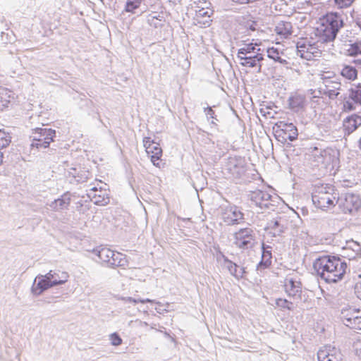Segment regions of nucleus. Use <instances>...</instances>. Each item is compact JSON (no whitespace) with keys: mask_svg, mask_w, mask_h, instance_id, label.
Wrapping results in <instances>:
<instances>
[{"mask_svg":"<svg viewBox=\"0 0 361 361\" xmlns=\"http://www.w3.org/2000/svg\"><path fill=\"white\" fill-rule=\"evenodd\" d=\"M206 7H200L197 5L195 16L194 17L195 25H200L201 27H208L211 25L212 20V16L214 14V10L210 8L211 3L204 1Z\"/></svg>","mask_w":361,"mask_h":361,"instance_id":"9b49d317","label":"nucleus"},{"mask_svg":"<svg viewBox=\"0 0 361 361\" xmlns=\"http://www.w3.org/2000/svg\"><path fill=\"white\" fill-rule=\"evenodd\" d=\"M361 126V116L353 114L348 116L343 121V128L345 135H349Z\"/></svg>","mask_w":361,"mask_h":361,"instance_id":"4be33fe9","label":"nucleus"},{"mask_svg":"<svg viewBox=\"0 0 361 361\" xmlns=\"http://www.w3.org/2000/svg\"><path fill=\"white\" fill-rule=\"evenodd\" d=\"M157 19V16H152L151 14L148 16V18H147V21L148 23L152 25V20H153L154 19Z\"/></svg>","mask_w":361,"mask_h":361,"instance_id":"5fc2aeb1","label":"nucleus"},{"mask_svg":"<svg viewBox=\"0 0 361 361\" xmlns=\"http://www.w3.org/2000/svg\"><path fill=\"white\" fill-rule=\"evenodd\" d=\"M3 156H4V152L0 150V165L2 164L3 162Z\"/></svg>","mask_w":361,"mask_h":361,"instance_id":"bf43d9fd","label":"nucleus"},{"mask_svg":"<svg viewBox=\"0 0 361 361\" xmlns=\"http://www.w3.org/2000/svg\"><path fill=\"white\" fill-rule=\"evenodd\" d=\"M292 24L290 22L281 21L276 26V32L284 37H288L292 34Z\"/></svg>","mask_w":361,"mask_h":361,"instance_id":"c756f323","label":"nucleus"},{"mask_svg":"<svg viewBox=\"0 0 361 361\" xmlns=\"http://www.w3.org/2000/svg\"><path fill=\"white\" fill-rule=\"evenodd\" d=\"M136 300H137V303L138 302H141V303L154 302V303L158 304L159 305H161V303L159 302H155L154 300L149 299V298H147V299H136Z\"/></svg>","mask_w":361,"mask_h":361,"instance_id":"603ef678","label":"nucleus"},{"mask_svg":"<svg viewBox=\"0 0 361 361\" xmlns=\"http://www.w3.org/2000/svg\"><path fill=\"white\" fill-rule=\"evenodd\" d=\"M339 200V193L329 184L315 185L312 192V200L317 208L322 210L334 207Z\"/></svg>","mask_w":361,"mask_h":361,"instance_id":"7ed1b4c3","label":"nucleus"},{"mask_svg":"<svg viewBox=\"0 0 361 361\" xmlns=\"http://www.w3.org/2000/svg\"><path fill=\"white\" fill-rule=\"evenodd\" d=\"M267 56L269 59H273L274 61L279 62L281 64H288V61L286 59H282L278 49L274 47L267 49Z\"/></svg>","mask_w":361,"mask_h":361,"instance_id":"2f4dec72","label":"nucleus"},{"mask_svg":"<svg viewBox=\"0 0 361 361\" xmlns=\"http://www.w3.org/2000/svg\"><path fill=\"white\" fill-rule=\"evenodd\" d=\"M123 300L128 301V302H133V303H137V300L135 299V298H133L131 297H128L127 298H123Z\"/></svg>","mask_w":361,"mask_h":361,"instance_id":"864d4df0","label":"nucleus"},{"mask_svg":"<svg viewBox=\"0 0 361 361\" xmlns=\"http://www.w3.org/2000/svg\"><path fill=\"white\" fill-rule=\"evenodd\" d=\"M12 92L8 89L0 87V111H4L8 108V104L11 103Z\"/></svg>","mask_w":361,"mask_h":361,"instance_id":"cd10ccee","label":"nucleus"},{"mask_svg":"<svg viewBox=\"0 0 361 361\" xmlns=\"http://www.w3.org/2000/svg\"><path fill=\"white\" fill-rule=\"evenodd\" d=\"M91 173L81 166L77 165L66 170L65 177L71 184L78 185L86 182Z\"/></svg>","mask_w":361,"mask_h":361,"instance_id":"9d476101","label":"nucleus"},{"mask_svg":"<svg viewBox=\"0 0 361 361\" xmlns=\"http://www.w3.org/2000/svg\"><path fill=\"white\" fill-rule=\"evenodd\" d=\"M305 97L301 94H295L288 99L289 108L295 113L302 111L305 108Z\"/></svg>","mask_w":361,"mask_h":361,"instance_id":"b1692460","label":"nucleus"},{"mask_svg":"<svg viewBox=\"0 0 361 361\" xmlns=\"http://www.w3.org/2000/svg\"><path fill=\"white\" fill-rule=\"evenodd\" d=\"M341 84L336 81L327 80L326 81L325 88L324 89V94L329 97L331 99H336L339 92L338 90H340Z\"/></svg>","mask_w":361,"mask_h":361,"instance_id":"bb28decb","label":"nucleus"},{"mask_svg":"<svg viewBox=\"0 0 361 361\" xmlns=\"http://www.w3.org/2000/svg\"><path fill=\"white\" fill-rule=\"evenodd\" d=\"M11 136L5 131L0 130V150L5 149L11 143Z\"/></svg>","mask_w":361,"mask_h":361,"instance_id":"e433bc0d","label":"nucleus"},{"mask_svg":"<svg viewBox=\"0 0 361 361\" xmlns=\"http://www.w3.org/2000/svg\"><path fill=\"white\" fill-rule=\"evenodd\" d=\"M143 0H127L125 5V11L128 13H135Z\"/></svg>","mask_w":361,"mask_h":361,"instance_id":"f704fd0d","label":"nucleus"},{"mask_svg":"<svg viewBox=\"0 0 361 361\" xmlns=\"http://www.w3.org/2000/svg\"><path fill=\"white\" fill-rule=\"evenodd\" d=\"M99 1H101V2H103V0H99Z\"/></svg>","mask_w":361,"mask_h":361,"instance_id":"0e129e2a","label":"nucleus"},{"mask_svg":"<svg viewBox=\"0 0 361 361\" xmlns=\"http://www.w3.org/2000/svg\"><path fill=\"white\" fill-rule=\"evenodd\" d=\"M355 290L357 298L361 300V282L356 284Z\"/></svg>","mask_w":361,"mask_h":361,"instance_id":"3c124183","label":"nucleus"},{"mask_svg":"<svg viewBox=\"0 0 361 361\" xmlns=\"http://www.w3.org/2000/svg\"><path fill=\"white\" fill-rule=\"evenodd\" d=\"M204 111L207 116V118L208 121L211 119L210 124L212 125V128L217 126V122L219 119L216 118L215 115L214 111L210 106H207L204 108Z\"/></svg>","mask_w":361,"mask_h":361,"instance_id":"c9c22d12","label":"nucleus"},{"mask_svg":"<svg viewBox=\"0 0 361 361\" xmlns=\"http://www.w3.org/2000/svg\"><path fill=\"white\" fill-rule=\"evenodd\" d=\"M225 215H227L226 218L230 219L228 223L231 225L239 224L243 222L244 219V214L242 212L241 209L235 205L227 207Z\"/></svg>","mask_w":361,"mask_h":361,"instance_id":"412c9836","label":"nucleus"},{"mask_svg":"<svg viewBox=\"0 0 361 361\" xmlns=\"http://www.w3.org/2000/svg\"><path fill=\"white\" fill-rule=\"evenodd\" d=\"M276 139L283 144L288 141L293 142L298 139L297 127L293 123L285 121H279L273 127Z\"/></svg>","mask_w":361,"mask_h":361,"instance_id":"0eeeda50","label":"nucleus"},{"mask_svg":"<svg viewBox=\"0 0 361 361\" xmlns=\"http://www.w3.org/2000/svg\"><path fill=\"white\" fill-rule=\"evenodd\" d=\"M271 247L269 245L265 246L264 244H262V258L267 260H271Z\"/></svg>","mask_w":361,"mask_h":361,"instance_id":"a19ab883","label":"nucleus"},{"mask_svg":"<svg viewBox=\"0 0 361 361\" xmlns=\"http://www.w3.org/2000/svg\"><path fill=\"white\" fill-rule=\"evenodd\" d=\"M110 341L112 345L118 346L122 343V338L116 332L112 333L110 335Z\"/></svg>","mask_w":361,"mask_h":361,"instance_id":"79ce46f5","label":"nucleus"},{"mask_svg":"<svg viewBox=\"0 0 361 361\" xmlns=\"http://www.w3.org/2000/svg\"><path fill=\"white\" fill-rule=\"evenodd\" d=\"M233 171L234 172L233 173V174L234 175L235 173H236L235 176V178H240L245 172L243 167H239L237 166H235Z\"/></svg>","mask_w":361,"mask_h":361,"instance_id":"de8ad7c7","label":"nucleus"},{"mask_svg":"<svg viewBox=\"0 0 361 361\" xmlns=\"http://www.w3.org/2000/svg\"><path fill=\"white\" fill-rule=\"evenodd\" d=\"M149 156L150 157V160L152 164L155 166L159 167V161L162 156V149H159L158 152H154V154H151Z\"/></svg>","mask_w":361,"mask_h":361,"instance_id":"ea45409f","label":"nucleus"},{"mask_svg":"<svg viewBox=\"0 0 361 361\" xmlns=\"http://www.w3.org/2000/svg\"><path fill=\"white\" fill-rule=\"evenodd\" d=\"M345 47V54L348 56L357 58L355 62L361 64V40H356Z\"/></svg>","mask_w":361,"mask_h":361,"instance_id":"393cba45","label":"nucleus"},{"mask_svg":"<svg viewBox=\"0 0 361 361\" xmlns=\"http://www.w3.org/2000/svg\"><path fill=\"white\" fill-rule=\"evenodd\" d=\"M142 142H143V145H144L145 148H146V147H148L149 145L152 146L156 143V142L154 140H152L151 137H144Z\"/></svg>","mask_w":361,"mask_h":361,"instance_id":"09e8293b","label":"nucleus"},{"mask_svg":"<svg viewBox=\"0 0 361 361\" xmlns=\"http://www.w3.org/2000/svg\"><path fill=\"white\" fill-rule=\"evenodd\" d=\"M357 23L359 25H361V13L358 16V17L357 18Z\"/></svg>","mask_w":361,"mask_h":361,"instance_id":"13d9d810","label":"nucleus"},{"mask_svg":"<svg viewBox=\"0 0 361 361\" xmlns=\"http://www.w3.org/2000/svg\"><path fill=\"white\" fill-rule=\"evenodd\" d=\"M275 304L281 309H286L288 310H293L294 309L293 303L286 299L277 298L275 300Z\"/></svg>","mask_w":361,"mask_h":361,"instance_id":"4c0bfd02","label":"nucleus"},{"mask_svg":"<svg viewBox=\"0 0 361 361\" xmlns=\"http://www.w3.org/2000/svg\"><path fill=\"white\" fill-rule=\"evenodd\" d=\"M358 147L361 149V137H360V138L359 139V141H358Z\"/></svg>","mask_w":361,"mask_h":361,"instance_id":"680f3d73","label":"nucleus"},{"mask_svg":"<svg viewBox=\"0 0 361 361\" xmlns=\"http://www.w3.org/2000/svg\"><path fill=\"white\" fill-rule=\"evenodd\" d=\"M13 35V34L12 31L11 32V35L9 33H5L4 32H2L1 35V40L4 43H11L12 41L13 40V39L12 37Z\"/></svg>","mask_w":361,"mask_h":361,"instance_id":"49530a36","label":"nucleus"},{"mask_svg":"<svg viewBox=\"0 0 361 361\" xmlns=\"http://www.w3.org/2000/svg\"><path fill=\"white\" fill-rule=\"evenodd\" d=\"M156 310L158 313L161 314L162 311L166 310L161 309V308H156Z\"/></svg>","mask_w":361,"mask_h":361,"instance_id":"052dcab7","label":"nucleus"},{"mask_svg":"<svg viewBox=\"0 0 361 361\" xmlns=\"http://www.w3.org/2000/svg\"><path fill=\"white\" fill-rule=\"evenodd\" d=\"M69 277L67 272L57 271H49L45 275H37L31 288V292L35 295H39L49 288L65 283Z\"/></svg>","mask_w":361,"mask_h":361,"instance_id":"20e7f679","label":"nucleus"},{"mask_svg":"<svg viewBox=\"0 0 361 361\" xmlns=\"http://www.w3.org/2000/svg\"><path fill=\"white\" fill-rule=\"evenodd\" d=\"M200 7H206V4H204V1L202 3V5L200 6Z\"/></svg>","mask_w":361,"mask_h":361,"instance_id":"e2e57ef3","label":"nucleus"},{"mask_svg":"<svg viewBox=\"0 0 361 361\" xmlns=\"http://www.w3.org/2000/svg\"><path fill=\"white\" fill-rule=\"evenodd\" d=\"M260 51L259 48L256 47V44L250 43L247 44H245V46L243 48H240L238 50L237 54H242V55H247V54H256L259 53Z\"/></svg>","mask_w":361,"mask_h":361,"instance_id":"72a5a7b5","label":"nucleus"},{"mask_svg":"<svg viewBox=\"0 0 361 361\" xmlns=\"http://www.w3.org/2000/svg\"><path fill=\"white\" fill-rule=\"evenodd\" d=\"M250 198L257 206L262 207H268V202L271 200V195L267 191L256 190L251 192Z\"/></svg>","mask_w":361,"mask_h":361,"instance_id":"aec40b11","label":"nucleus"},{"mask_svg":"<svg viewBox=\"0 0 361 361\" xmlns=\"http://www.w3.org/2000/svg\"><path fill=\"white\" fill-rule=\"evenodd\" d=\"M224 264L228 269L229 274L237 279H239L238 267L239 264L229 259L226 255L222 254Z\"/></svg>","mask_w":361,"mask_h":361,"instance_id":"c85d7f7f","label":"nucleus"},{"mask_svg":"<svg viewBox=\"0 0 361 361\" xmlns=\"http://www.w3.org/2000/svg\"><path fill=\"white\" fill-rule=\"evenodd\" d=\"M357 106H361V84L348 90L343 99V109L345 111H355Z\"/></svg>","mask_w":361,"mask_h":361,"instance_id":"f8f14e48","label":"nucleus"},{"mask_svg":"<svg viewBox=\"0 0 361 361\" xmlns=\"http://www.w3.org/2000/svg\"><path fill=\"white\" fill-rule=\"evenodd\" d=\"M341 75L347 79L355 80L357 76V71L353 66H345L341 70Z\"/></svg>","mask_w":361,"mask_h":361,"instance_id":"473e14b6","label":"nucleus"},{"mask_svg":"<svg viewBox=\"0 0 361 361\" xmlns=\"http://www.w3.org/2000/svg\"><path fill=\"white\" fill-rule=\"evenodd\" d=\"M286 220H284L281 216H277L267 222L264 230L266 231H269V233L272 237L281 236L287 228L284 224Z\"/></svg>","mask_w":361,"mask_h":361,"instance_id":"dca6fc26","label":"nucleus"},{"mask_svg":"<svg viewBox=\"0 0 361 361\" xmlns=\"http://www.w3.org/2000/svg\"><path fill=\"white\" fill-rule=\"evenodd\" d=\"M92 252L97 256L104 263L109 267L112 256H114V251L106 247L99 246L92 250Z\"/></svg>","mask_w":361,"mask_h":361,"instance_id":"a878e982","label":"nucleus"},{"mask_svg":"<svg viewBox=\"0 0 361 361\" xmlns=\"http://www.w3.org/2000/svg\"><path fill=\"white\" fill-rule=\"evenodd\" d=\"M325 44L324 42H319V38H317L316 41L301 39L296 44L297 55L307 61L315 60L321 56L322 49H324Z\"/></svg>","mask_w":361,"mask_h":361,"instance_id":"423d86ee","label":"nucleus"},{"mask_svg":"<svg viewBox=\"0 0 361 361\" xmlns=\"http://www.w3.org/2000/svg\"><path fill=\"white\" fill-rule=\"evenodd\" d=\"M313 269L327 283H336L341 281L347 273L348 266L346 262L336 256L323 255L313 262Z\"/></svg>","mask_w":361,"mask_h":361,"instance_id":"f257e3e1","label":"nucleus"},{"mask_svg":"<svg viewBox=\"0 0 361 361\" xmlns=\"http://www.w3.org/2000/svg\"><path fill=\"white\" fill-rule=\"evenodd\" d=\"M127 260L125 255L121 252H114V256H112L109 267L114 268L116 267H123L125 266Z\"/></svg>","mask_w":361,"mask_h":361,"instance_id":"7c9ffc66","label":"nucleus"},{"mask_svg":"<svg viewBox=\"0 0 361 361\" xmlns=\"http://www.w3.org/2000/svg\"><path fill=\"white\" fill-rule=\"evenodd\" d=\"M238 274L240 275L239 279H243L245 276V275L247 274L246 267H244L243 264H239Z\"/></svg>","mask_w":361,"mask_h":361,"instance_id":"8fccbe9b","label":"nucleus"},{"mask_svg":"<svg viewBox=\"0 0 361 361\" xmlns=\"http://www.w3.org/2000/svg\"><path fill=\"white\" fill-rule=\"evenodd\" d=\"M318 361H341L343 355L334 346L326 345L317 352Z\"/></svg>","mask_w":361,"mask_h":361,"instance_id":"2eb2a0df","label":"nucleus"},{"mask_svg":"<svg viewBox=\"0 0 361 361\" xmlns=\"http://www.w3.org/2000/svg\"><path fill=\"white\" fill-rule=\"evenodd\" d=\"M271 264V260H266L263 258L261 259L260 262L258 263L257 266V270H263V269H265L267 268H268Z\"/></svg>","mask_w":361,"mask_h":361,"instance_id":"c03bdc74","label":"nucleus"},{"mask_svg":"<svg viewBox=\"0 0 361 361\" xmlns=\"http://www.w3.org/2000/svg\"><path fill=\"white\" fill-rule=\"evenodd\" d=\"M237 58L239 60V63L242 66L249 68H257V73L261 72V61L264 59V56L262 54H247V55L245 56L242 54H237Z\"/></svg>","mask_w":361,"mask_h":361,"instance_id":"4468645a","label":"nucleus"},{"mask_svg":"<svg viewBox=\"0 0 361 361\" xmlns=\"http://www.w3.org/2000/svg\"><path fill=\"white\" fill-rule=\"evenodd\" d=\"M356 355L361 360V346L356 349Z\"/></svg>","mask_w":361,"mask_h":361,"instance_id":"6e6d98bb","label":"nucleus"},{"mask_svg":"<svg viewBox=\"0 0 361 361\" xmlns=\"http://www.w3.org/2000/svg\"><path fill=\"white\" fill-rule=\"evenodd\" d=\"M87 195L94 204L104 206L109 204V197L105 191L98 190L97 187H92Z\"/></svg>","mask_w":361,"mask_h":361,"instance_id":"6ab92c4d","label":"nucleus"},{"mask_svg":"<svg viewBox=\"0 0 361 361\" xmlns=\"http://www.w3.org/2000/svg\"><path fill=\"white\" fill-rule=\"evenodd\" d=\"M341 318L346 326L352 329H361V310L354 308L343 310Z\"/></svg>","mask_w":361,"mask_h":361,"instance_id":"ddd939ff","label":"nucleus"},{"mask_svg":"<svg viewBox=\"0 0 361 361\" xmlns=\"http://www.w3.org/2000/svg\"><path fill=\"white\" fill-rule=\"evenodd\" d=\"M337 204L344 213L353 214L361 207V199L357 194L346 192L339 196Z\"/></svg>","mask_w":361,"mask_h":361,"instance_id":"1a4fd4ad","label":"nucleus"},{"mask_svg":"<svg viewBox=\"0 0 361 361\" xmlns=\"http://www.w3.org/2000/svg\"><path fill=\"white\" fill-rule=\"evenodd\" d=\"M56 130L47 128H36L32 130L30 136L31 139L30 152L35 154V150L39 151L49 148L50 143L54 142Z\"/></svg>","mask_w":361,"mask_h":361,"instance_id":"39448f33","label":"nucleus"},{"mask_svg":"<svg viewBox=\"0 0 361 361\" xmlns=\"http://www.w3.org/2000/svg\"><path fill=\"white\" fill-rule=\"evenodd\" d=\"M312 6V4L310 1L304 0L301 1H298L297 3V8L301 10H308Z\"/></svg>","mask_w":361,"mask_h":361,"instance_id":"a18cd8bd","label":"nucleus"},{"mask_svg":"<svg viewBox=\"0 0 361 361\" xmlns=\"http://www.w3.org/2000/svg\"><path fill=\"white\" fill-rule=\"evenodd\" d=\"M159 149H161V148L160 147L159 144L157 142H156L154 145L152 146L149 145L148 147H146L145 148V151L148 155L151 154H154V152H158Z\"/></svg>","mask_w":361,"mask_h":361,"instance_id":"37998d69","label":"nucleus"},{"mask_svg":"<svg viewBox=\"0 0 361 361\" xmlns=\"http://www.w3.org/2000/svg\"><path fill=\"white\" fill-rule=\"evenodd\" d=\"M255 25H256L255 23V22H252V23L249 25V29H250V30H252V31L255 30H256V28H255Z\"/></svg>","mask_w":361,"mask_h":361,"instance_id":"4d7b16f0","label":"nucleus"},{"mask_svg":"<svg viewBox=\"0 0 361 361\" xmlns=\"http://www.w3.org/2000/svg\"><path fill=\"white\" fill-rule=\"evenodd\" d=\"M355 0H334V6L338 9L350 7Z\"/></svg>","mask_w":361,"mask_h":361,"instance_id":"58836bf2","label":"nucleus"},{"mask_svg":"<svg viewBox=\"0 0 361 361\" xmlns=\"http://www.w3.org/2000/svg\"><path fill=\"white\" fill-rule=\"evenodd\" d=\"M71 195L69 192H65L61 197L52 201L49 207L54 211L67 209L71 204Z\"/></svg>","mask_w":361,"mask_h":361,"instance_id":"5701e85b","label":"nucleus"},{"mask_svg":"<svg viewBox=\"0 0 361 361\" xmlns=\"http://www.w3.org/2000/svg\"><path fill=\"white\" fill-rule=\"evenodd\" d=\"M233 245L242 250L252 249L257 244L255 231L252 227L242 228L233 233Z\"/></svg>","mask_w":361,"mask_h":361,"instance_id":"6e6552de","label":"nucleus"},{"mask_svg":"<svg viewBox=\"0 0 361 361\" xmlns=\"http://www.w3.org/2000/svg\"><path fill=\"white\" fill-rule=\"evenodd\" d=\"M285 291L289 297L300 298L302 284L300 281L293 278H286L284 283Z\"/></svg>","mask_w":361,"mask_h":361,"instance_id":"f3484780","label":"nucleus"},{"mask_svg":"<svg viewBox=\"0 0 361 361\" xmlns=\"http://www.w3.org/2000/svg\"><path fill=\"white\" fill-rule=\"evenodd\" d=\"M344 257L348 259H354L361 257V245L353 240L346 241L345 245L343 247Z\"/></svg>","mask_w":361,"mask_h":361,"instance_id":"a211bd4d","label":"nucleus"},{"mask_svg":"<svg viewBox=\"0 0 361 361\" xmlns=\"http://www.w3.org/2000/svg\"><path fill=\"white\" fill-rule=\"evenodd\" d=\"M343 25V19L339 13H327L319 19V24L314 30V35L319 39V42H324L326 44L332 42Z\"/></svg>","mask_w":361,"mask_h":361,"instance_id":"f03ea898","label":"nucleus"}]
</instances>
